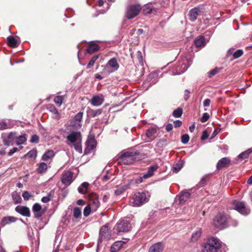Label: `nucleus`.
<instances>
[{
  "label": "nucleus",
  "mask_w": 252,
  "mask_h": 252,
  "mask_svg": "<svg viewBox=\"0 0 252 252\" xmlns=\"http://www.w3.org/2000/svg\"><path fill=\"white\" fill-rule=\"evenodd\" d=\"M226 247L218 238H209L202 245V252H226Z\"/></svg>",
  "instance_id": "nucleus-1"
},
{
  "label": "nucleus",
  "mask_w": 252,
  "mask_h": 252,
  "mask_svg": "<svg viewBox=\"0 0 252 252\" xmlns=\"http://www.w3.org/2000/svg\"><path fill=\"white\" fill-rule=\"evenodd\" d=\"M138 154V152H133L132 150L124 151L119 156V162L126 165L132 164L135 159V157Z\"/></svg>",
  "instance_id": "nucleus-2"
},
{
  "label": "nucleus",
  "mask_w": 252,
  "mask_h": 252,
  "mask_svg": "<svg viewBox=\"0 0 252 252\" xmlns=\"http://www.w3.org/2000/svg\"><path fill=\"white\" fill-rule=\"evenodd\" d=\"M230 219L221 213H219L213 220L214 225L218 228H223L230 225Z\"/></svg>",
  "instance_id": "nucleus-3"
},
{
  "label": "nucleus",
  "mask_w": 252,
  "mask_h": 252,
  "mask_svg": "<svg viewBox=\"0 0 252 252\" xmlns=\"http://www.w3.org/2000/svg\"><path fill=\"white\" fill-rule=\"evenodd\" d=\"M141 10L139 4L131 5L127 7L126 12V16L128 19H131L137 16Z\"/></svg>",
  "instance_id": "nucleus-4"
},
{
  "label": "nucleus",
  "mask_w": 252,
  "mask_h": 252,
  "mask_svg": "<svg viewBox=\"0 0 252 252\" xmlns=\"http://www.w3.org/2000/svg\"><path fill=\"white\" fill-rule=\"evenodd\" d=\"M148 198L147 197L146 193L142 192H137L135 194L132 202V206L134 207L140 206L146 202H148Z\"/></svg>",
  "instance_id": "nucleus-5"
},
{
  "label": "nucleus",
  "mask_w": 252,
  "mask_h": 252,
  "mask_svg": "<svg viewBox=\"0 0 252 252\" xmlns=\"http://www.w3.org/2000/svg\"><path fill=\"white\" fill-rule=\"evenodd\" d=\"M111 238V233L109 231L108 227L106 225L102 226L99 230V238L97 241L98 246L99 245L103 240H108Z\"/></svg>",
  "instance_id": "nucleus-6"
},
{
  "label": "nucleus",
  "mask_w": 252,
  "mask_h": 252,
  "mask_svg": "<svg viewBox=\"0 0 252 252\" xmlns=\"http://www.w3.org/2000/svg\"><path fill=\"white\" fill-rule=\"evenodd\" d=\"M117 232H126L128 231L131 228L130 222L126 220H121L116 224L115 227Z\"/></svg>",
  "instance_id": "nucleus-7"
},
{
  "label": "nucleus",
  "mask_w": 252,
  "mask_h": 252,
  "mask_svg": "<svg viewBox=\"0 0 252 252\" xmlns=\"http://www.w3.org/2000/svg\"><path fill=\"white\" fill-rule=\"evenodd\" d=\"M232 205L234 210L242 215H247L250 213V210L246 207L245 204L243 202L234 200L232 202Z\"/></svg>",
  "instance_id": "nucleus-8"
},
{
  "label": "nucleus",
  "mask_w": 252,
  "mask_h": 252,
  "mask_svg": "<svg viewBox=\"0 0 252 252\" xmlns=\"http://www.w3.org/2000/svg\"><path fill=\"white\" fill-rule=\"evenodd\" d=\"M189 67V65L183 62H179L174 67V70L172 72V75H180L185 72Z\"/></svg>",
  "instance_id": "nucleus-9"
},
{
  "label": "nucleus",
  "mask_w": 252,
  "mask_h": 252,
  "mask_svg": "<svg viewBox=\"0 0 252 252\" xmlns=\"http://www.w3.org/2000/svg\"><path fill=\"white\" fill-rule=\"evenodd\" d=\"M73 174L69 171H64L61 178L63 184L68 186L72 182Z\"/></svg>",
  "instance_id": "nucleus-10"
},
{
  "label": "nucleus",
  "mask_w": 252,
  "mask_h": 252,
  "mask_svg": "<svg viewBox=\"0 0 252 252\" xmlns=\"http://www.w3.org/2000/svg\"><path fill=\"white\" fill-rule=\"evenodd\" d=\"M104 100L103 95L102 94H99L93 96L90 102L93 106H98L103 103Z\"/></svg>",
  "instance_id": "nucleus-11"
},
{
  "label": "nucleus",
  "mask_w": 252,
  "mask_h": 252,
  "mask_svg": "<svg viewBox=\"0 0 252 252\" xmlns=\"http://www.w3.org/2000/svg\"><path fill=\"white\" fill-rule=\"evenodd\" d=\"M96 143L94 139H90L88 140L86 143V147L85 149L84 153L88 154L91 152L96 147Z\"/></svg>",
  "instance_id": "nucleus-12"
},
{
  "label": "nucleus",
  "mask_w": 252,
  "mask_h": 252,
  "mask_svg": "<svg viewBox=\"0 0 252 252\" xmlns=\"http://www.w3.org/2000/svg\"><path fill=\"white\" fill-rule=\"evenodd\" d=\"M89 198L93 209L96 210L100 205L97 195L95 193H91L89 196Z\"/></svg>",
  "instance_id": "nucleus-13"
},
{
  "label": "nucleus",
  "mask_w": 252,
  "mask_h": 252,
  "mask_svg": "<svg viewBox=\"0 0 252 252\" xmlns=\"http://www.w3.org/2000/svg\"><path fill=\"white\" fill-rule=\"evenodd\" d=\"M67 139L71 143L81 141V134L79 132H72L67 136Z\"/></svg>",
  "instance_id": "nucleus-14"
},
{
  "label": "nucleus",
  "mask_w": 252,
  "mask_h": 252,
  "mask_svg": "<svg viewBox=\"0 0 252 252\" xmlns=\"http://www.w3.org/2000/svg\"><path fill=\"white\" fill-rule=\"evenodd\" d=\"M200 13L201 11L199 8L194 7L192 8L189 12V19L191 22H194Z\"/></svg>",
  "instance_id": "nucleus-15"
},
{
  "label": "nucleus",
  "mask_w": 252,
  "mask_h": 252,
  "mask_svg": "<svg viewBox=\"0 0 252 252\" xmlns=\"http://www.w3.org/2000/svg\"><path fill=\"white\" fill-rule=\"evenodd\" d=\"M15 211L22 216L29 217L31 216L30 211L28 207L22 206H17L15 208Z\"/></svg>",
  "instance_id": "nucleus-16"
},
{
  "label": "nucleus",
  "mask_w": 252,
  "mask_h": 252,
  "mask_svg": "<svg viewBox=\"0 0 252 252\" xmlns=\"http://www.w3.org/2000/svg\"><path fill=\"white\" fill-rule=\"evenodd\" d=\"M164 245L161 242H158L152 245L149 249L148 252H162Z\"/></svg>",
  "instance_id": "nucleus-17"
},
{
  "label": "nucleus",
  "mask_w": 252,
  "mask_h": 252,
  "mask_svg": "<svg viewBox=\"0 0 252 252\" xmlns=\"http://www.w3.org/2000/svg\"><path fill=\"white\" fill-rule=\"evenodd\" d=\"M17 220V219L12 216H6L3 217L0 222V226L4 227L7 224H9L12 222H14Z\"/></svg>",
  "instance_id": "nucleus-18"
},
{
  "label": "nucleus",
  "mask_w": 252,
  "mask_h": 252,
  "mask_svg": "<svg viewBox=\"0 0 252 252\" xmlns=\"http://www.w3.org/2000/svg\"><path fill=\"white\" fill-rule=\"evenodd\" d=\"M133 181V180H129L128 181L127 184L121 187H118L115 191V194L119 195L123 193L125 190L129 188Z\"/></svg>",
  "instance_id": "nucleus-19"
},
{
  "label": "nucleus",
  "mask_w": 252,
  "mask_h": 252,
  "mask_svg": "<svg viewBox=\"0 0 252 252\" xmlns=\"http://www.w3.org/2000/svg\"><path fill=\"white\" fill-rule=\"evenodd\" d=\"M157 9L150 5H145L143 9V13L145 15H155L157 13Z\"/></svg>",
  "instance_id": "nucleus-20"
},
{
  "label": "nucleus",
  "mask_w": 252,
  "mask_h": 252,
  "mask_svg": "<svg viewBox=\"0 0 252 252\" xmlns=\"http://www.w3.org/2000/svg\"><path fill=\"white\" fill-rule=\"evenodd\" d=\"M99 50V46L94 41H91L86 51L88 53L92 54Z\"/></svg>",
  "instance_id": "nucleus-21"
},
{
  "label": "nucleus",
  "mask_w": 252,
  "mask_h": 252,
  "mask_svg": "<svg viewBox=\"0 0 252 252\" xmlns=\"http://www.w3.org/2000/svg\"><path fill=\"white\" fill-rule=\"evenodd\" d=\"M125 242L122 241H118L114 242L111 247V252H116L122 248Z\"/></svg>",
  "instance_id": "nucleus-22"
},
{
  "label": "nucleus",
  "mask_w": 252,
  "mask_h": 252,
  "mask_svg": "<svg viewBox=\"0 0 252 252\" xmlns=\"http://www.w3.org/2000/svg\"><path fill=\"white\" fill-rule=\"evenodd\" d=\"M107 64L112 68L113 71H117L119 68L118 60L116 58H113L109 60Z\"/></svg>",
  "instance_id": "nucleus-23"
},
{
  "label": "nucleus",
  "mask_w": 252,
  "mask_h": 252,
  "mask_svg": "<svg viewBox=\"0 0 252 252\" xmlns=\"http://www.w3.org/2000/svg\"><path fill=\"white\" fill-rule=\"evenodd\" d=\"M158 168V166L157 165L150 166L147 172L143 175V177H144V179H148L154 175V172L156 171Z\"/></svg>",
  "instance_id": "nucleus-24"
},
{
  "label": "nucleus",
  "mask_w": 252,
  "mask_h": 252,
  "mask_svg": "<svg viewBox=\"0 0 252 252\" xmlns=\"http://www.w3.org/2000/svg\"><path fill=\"white\" fill-rule=\"evenodd\" d=\"M230 162V160L227 158H223L219 160L217 167L218 169L227 166Z\"/></svg>",
  "instance_id": "nucleus-25"
},
{
  "label": "nucleus",
  "mask_w": 252,
  "mask_h": 252,
  "mask_svg": "<svg viewBox=\"0 0 252 252\" xmlns=\"http://www.w3.org/2000/svg\"><path fill=\"white\" fill-rule=\"evenodd\" d=\"M157 129L154 127H151L148 129L146 131V136L151 140H154L156 137L157 133Z\"/></svg>",
  "instance_id": "nucleus-26"
},
{
  "label": "nucleus",
  "mask_w": 252,
  "mask_h": 252,
  "mask_svg": "<svg viewBox=\"0 0 252 252\" xmlns=\"http://www.w3.org/2000/svg\"><path fill=\"white\" fill-rule=\"evenodd\" d=\"M48 167H49V166L46 163L42 162L38 164L36 171L39 174H43L46 172Z\"/></svg>",
  "instance_id": "nucleus-27"
},
{
  "label": "nucleus",
  "mask_w": 252,
  "mask_h": 252,
  "mask_svg": "<svg viewBox=\"0 0 252 252\" xmlns=\"http://www.w3.org/2000/svg\"><path fill=\"white\" fill-rule=\"evenodd\" d=\"M202 234V231L200 228H197L192 234L191 241L192 242H196L200 238Z\"/></svg>",
  "instance_id": "nucleus-28"
},
{
  "label": "nucleus",
  "mask_w": 252,
  "mask_h": 252,
  "mask_svg": "<svg viewBox=\"0 0 252 252\" xmlns=\"http://www.w3.org/2000/svg\"><path fill=\"white\" fill-rule=\"evenodd\" d=\"M89 184L88 182H83L78 188V192L82 194H85L88 192Z\"/></svg>",
  "instance_id": "nucleus-29"
},
{
  "label": "nucleus",
  "mask_w": 252,
  "mask_h": 252,
  "mask_svg": "<svg viewBox=\"0 0 252 252\" xmlns=\"http://www.w3.org/2000/svg\"><path fill=\"white\" fill-rule=\"evenodd\" d=\"M190 195V194L189 191H185L182 192L179 197L180 203H183L187 201L189 199Z\"/></svg>",
  "instance_id": "nucleus-30"
},
{
  "label": "nucleus",
  "mask_w": 252,
  "mask_h": 252,
  "mask_svg": "<svg viewBox=\"0 0 252 252\" xmlns=\"http://www.w3.org/2000/svg\"><path fill=\"white\" fill-rule=\"evenodd\" d=\"M47 109L50 112H51L52 113L54 118H55L56 119L60 118L61 115L60 113L53 105H49V106L47 107Z\"/></svg>",
  "instance_id": "nucleus-31"
},
{
  "label": "nucleus",
  "mask_w": 252,
  "mask_h": 252,
  "mask_svg": "<svg viewBox=\"0 0 252 252\" xmlns=\"http://www.w3.org/2000/svg\"><path fill=\"white\" fill-rule=\"evenodd\" d=\"M55 153L53 150H49L46 151L42 156V159L44 161H47L55 156Z\"/></svg>",
  "instance_id": "nucleus-32"
},
{
  "label": "nucleus",
  "mask_w": 252,
  "mask_h": 252,
  "mask_svg": "<svg viewBox=\"0 0 252 252\" xmlns=\"http://www.w3.org/2000/svg\"><path fill=\"white\" fill-rule=\"evenodd\" d=\"M251 153H252V148H250L239 154L238 156V158L240 160L246 159L248 158Z\"/></svg>",
  "instance_id": "nucleus-33"
},
{
  "label": "nucleus",
  "mask_w": 252,
  "mask_h": 252,
  "mask_svg": "<svg viewBox=\"0 0 252 252\" xmlns=\"http://www.w3.org/2000/svg\"><path fill=\"white\" fill-rule=\"evenodd\" d=\"M184 161L183 160H179L177 162L173 165V172L175 173L178 172L183 167Z\"/></svg>",
  "instance_id": "nucleus-34"
},
{
  "label": "nucleus",
  "mask_w": 252,
  "mask_h": 252,
  "mask_svg": "<svg viewBox=\"0 0 252 252\" xmlns=\"http://www.w3.org/2000/svg\"><path fill=\"white\" fill-rule=\"evenodd\" d=\"M194 43L197 47L204 46L205 45V39L203 36H199L195 38Z\"/></svg>",
  "instance_id": "nucleus-35"
},
{
  "label": "nucleus",
  "mask_w": 252,
  "mask_h": 252,
  "mask_svg": "<svg viewBox=\"0 0 252 252\" xmlns=\"http://www.w3.org/2000/svg\"><path fill=\"white\" fill-rule=\"evenodd\" d=\"M12 197L15 204L20 203L22 201L21 196L17 191H14L12 193Z\"/></svg>",
  "instance_id": "nucleus-36"
},
{
  "label": "nucleus",
  "mask_w": 252,
  "mask_h": 252,
  "mask_svg": "<svg viewBox=\"0 0 252 252\" xmlns=\"http://www.w3.org/2000/svg\"><path fill=\"white\" fill-rule=\"evenodd\" d=\"M7 40L9 46L13 48H15L17 46V41L13 36H8L7 38Z\"/></svg>",
  "instance_id": "nucleus-37"
},
{
  "label": "nucleus",
  "mask_w": 252,
  "mask_h": 252,
  "mask_svg": "<svg viewBox=\"0 0 252 252\" xmlns=\"http://www.w3.org/2000/svg\"><path fill=\"white\" fill-rule=\"evenodd\" d=\"M16 136V132H10L9 133L8 135V139L9 141H7L6 140H3L4 144L5 145H9L10 143L15 138Z\"/></svg>",
  "instance_id": "nucleus-38"
},
{
  "label": "nucleus",
  "mask_w": 252,
  "mask_h": 252,
  "mask_svg": "<svg viewBox=\"0 0 252 252\" xmlns=\"http://www.w3.org/2000/svg\"><path fill=\"white\" fill-rule=\"evenodd\" d=\"M73 215L75 219L81 218V210L79 207H75L73 210Z\"/></svg>",
  "instance_id": "nucleus-39"
},
{
  "label": "nucleus",
  "mask_w": 252,
  "mask_h": 252,
  "mask_svg": "<svg viewBox=\"0 0 252 252\" xmlns=\"http://www.w3.org/2000/svg\"><path fill=\"white\" fill-rule=\"evenodd\" d=\"M63 99H64L63 96L58 95V96H56L54 97V101L57 105H58V106H60L63 103Z\"/></svg>",
  "instance_id": "nucleus-40"
},
{
  "label": "nucleus",
  "mask_w": 252,
  "mask_h": 252,
  "mask_svg": "<svg viewBox=\"0 0 252 252\" xmlns=\"http://www.w3.org/2000/svg\"><path fill=\"white\" fill-rule=\"evenodd\" d=\"M26 140L27 138L25 135H20L16 139V144L17 145L23 144L25 142H26Z\"/></svg>",
  "instance_id": "nucleus-41"
},
{
  "label": "nucleus",
  "mask_w": 252,
  "mask_h": 252,
  "mask_svg": "<svg viewBox=\"0 0 252 252\" xmlns=\"http://www.w3.org/2000/svg\"><path fill=\"white\" fill-rule=\"evenodd\" d=\"M99 57L98 55H95L94 56L90 61L89 63L87 65V68L88 69L91 68L94 65L95 62L97 60Z\"/></svg>",
  "instance_id": "nucleus-42"
},
{
  "label": "nucleus",
  "mask_w": 252,
  "mask_h": 252,
  "mask_svg": "<svg viewBox=\"0 0 252 252\" xmlns=\"http://www.w3.org/2000/svg\"><path fill=\"white\" fill-rule=\"evenodd\" d=\"M83 112H79L74 117L73 121L76 122V124H79L82 119Z\"/></svg>",
  "instance_id": "nucleus-43"
},
{
  "label": "nucleus",
  "mask_w": 252,
  "mask_h": 252,
  "mask_svg": "<svg viewBox=\"0 0 252 252\" xmlns=\"http://www.w3.org/2000/svg\"><path fill=\"white\" fill-rule=\"evenodd\" d=\"M183 113V110L181 108H178L173 112V115L175 118L180 117Z\"/></svg>",
  "instance_id": "nucleus-44"
},
{
  "label": "nucleus",
  "mask_w": 252,
  "mask_h": 252,
  "mask_svg": "<svg viewBox=\"0 0 252 252\" xmlns=\"http://www.w3.org/2000/svg\"><path fill=\"white\" fill-rule=\"evenodd\" d=\"M102 110L101 109H98L96 110H91L90 111V115L93 117H95L97 115H99L102 113Z\"/></svg>",
  "instance_id": "nucleus-45"
},
{
  "label": "nucleus",
  "mask_w": 252,
  "mask_h": 252,
  "mask_svg": "<svg viewBox=\"0 0 252 252\" xmlns=\"http://www.w3.org/2000/svg\"><path fill=\"white\" fill-rule=\"evenodd\" d=\"M75 150L80 153H82L81 141H79L74 144Z\"/></svg>",
  "instance_id": "nucleus-46"
},
{
  "label": "nucleus",
  "mask_w": 252,
  "mask_h": 252,
  "mask_svg": "<svg viewBox=\"0 0 252 252\" xmlns=\"http://www.w3.org/2000/svg\"><path fill=\"white\" fill-rule=\"evenodd\" d=\"M243 54V51L241 49H238L235 51L233 54L234 59H238Z\"/></svg>",
  "instance_id": "nucleus-47"
},
{
  "label": "nucleus",
  "mask_w": 252,
  "mask_h": 252,
  "mask_svg": "<svg viewBox=\"0 0 252 252\" xmlns=\"http://www.w3.org/2000/svg\"><path fill=\"white\" fill-rule=\"evenodd\" d=\"M189 136L188 134H183L181 137V142L183 144H187L189 142Z\"/></svg>",
  "instance_id": "nucleus-48"
},
{
  "label": "nucleus",
  "mask_w": 252,
  "mask_h": 252,
  "mask_svg": "<svg viewBox=\"0 0 252 252\" xmlns=\"http://www.w3.org/2000/svg\"><path fill=\"white\" fill-rule=\"evenodd\" d=\"M41 206L39 204L36 203L33 205V207H32L33 212H39L41 211Z\"/></svg>",
  "instance_id": "nucleus-49"
},
{
  "label": "nucleus",
  "mask_w": 252,
  "mask_h": 252,
  "mask_svg": "<svg viewBox=\"0 0 252 252\" xmlns=\"http://www.w3.org/2000/svg\"><path fill=\"white\" fill-rule=\"evenodd\" d=\"M210 116L207 113H204L203 114V116L200 118V121L202 123H205L207 122L209 119Z\"/></svg>",
  "instance_id": "nucleus-50"
},
{
  "label": "nucleus",
  "mask_w": 252,
  "mask_h": 252,
  "mask_svg": "<svg viewBox=\"0 0 252 252\" xmlns=\"http://www.w3.org/2000/svg\"><path fill=\"white\" fill-rule=\"evenodd\" d=\"M52 196V192H50L47 196H44L42 198L41 201L43 203H47L51 200V197Z\"/></svg>",
  "instance_id": "nucleus-51"
},
{
  "label": "nucleus",
  "mask_w": 252,
  "mask_h": 252,
  "mask_svg": "<svg viewBox=\"0 0 252 252\" xmlns=\"http://www.w3.org/2000/svg\"><path fill=\"white\" fill-rule=\"evenodd\" d=\"M39 136L36 134L32 136L30 141L31 143H37L39 142Z\"/></svg>",
  "instance_id": "nucleus-52"
},
{
  "label": "nucleus",
  "mask_w": 252,
  "mask_h": 252,
  "mask_svg": "<svg viewBox=\"0 0 252 252\" xmlns=\"http://www.w3.org/2000/svg\"><path fill=\"white\" fill-rule=\"evenodd\" d=\"M22 196L25 200H28L30 199V198L31 197V194L28 191H25L23 194Z\"/></svg>",
  "instance_id": "nucleus-53"
},
{
  "label": "nucleus",
  "mask_w": 252,
  "mask_h": 252,
  "mask_svg": "<svg viewBox=\"0 0 252 252\" xmlns=\"http://www.w3.org/2000/svg\"><path fill=\"white\" fill-rule=\"evenodd\" d=\"M27 155L30 158H36L37 156L36 151L35 150H31L28 153Z\"/></svg>",
  "instance_id": "nucleus-54"
},
{
  "label": "nucleus",
  "mask_w": 252,
  "mask_h": 252,
  "mask_svg": "<svg viewBox=\"0 0 252 252\" xmlns=\"http://www.w3.org/2000/svg\"><path fill=\"white\" fill-rule=\"evenodd\" d=\"M90 213H91L90 207H88V206H86L84 209V211H83L84 216L85 217H88L90 214Z\"/></svg>",
  "instance_id": "nucleus-55"
},
{
  "label": "nucleus",
  "mask_w": 252,
  "mask_h": 252,
  "mask_svg": "<svg viewBox=\"0 0 252 252\" xmlns=\"http://www.w3.org/2000/svg\"><path fill=\"white\" fill-rule=\"evenodd\" d=\"M143 179H144L143 176L139 177V178L137 179L133 178L132 179L133 180V181L132 182V183L134 182L137 184H140L143 182Z\"/></svg>",
  "instance_id": "nucleus-56"
},
{
  "label": "nucleus",
  "mask_w": 252,
  "mask_h": 252,
  "mask_svg": "<svg viewBox=\"0 0 252 252\" xmlns=\"http://www.w3.org/2000/svg\"><path fill=\"white\" fill-rule=\"evenodd\" d=\"M7 125L4 121L0 122V129L3 130L7 128Z\"/></svg>",
  "instance_id": "nucleus-57"
},
{
  "label": "nucleus",
  "mask_w": 252,
  "mask_h": 252,
  "mask_svg": "<svg viewBox=\"0 0 252 252\" xmlns=\"http://www.w3.org/2000/svg\"><path fill=\"white\" fill-rule=\"evenodd\" d=\"M190 91L188 90H186L184 92V99L185 100H187L189 97V94H190Z\"/></svg>",
  "instance_id": "nucleus-58"
},
{
  "label": "nucleus",
  "mask_w": 252,
  "mask_h": 252,
  "mask_svg": "<svg viewBox=\"0 0 252 252\" xmlns=\"http://www.w3.org/2000/svg\"><path fill=\"white\" fill-rule=\"evenodd\" d=\"M211 100L209 98L205 99L203 101V106L204 107H208L210 106Z\"/></svg>",
  "instance_id": "nucleus-59"
},
{
  "label": "nucleus",
  "mask_w": 252,
  "mask_h": 252,
  "mask_svg": "<svg viewBox=\"0 0 252 252\" xmlns=\"http://www.w3.org/2000/svg\"><path fill=\"white\" fill-rule=\"evenodd\" d=\"M173 124L175 127H178L182 125V122L180 120H176Z\"/></svg>",
  "instance_id": "nucleus-60"
},
{
  "label": "nucleus",
  "mask_w": 252,
  "mask_h": 252,
  "mask_svg": "<svg viewBox=\"0 0 252 252\" xmlns=\"http://www.w3.org/2000/svg\"><path fill=\"white\" fill-rule=\"evenodd\" d=\"M219 71L217 69H213L209 72V77H211L212 76L216 74Z\"/></svg>",
  "instance_id": "nucleus-61"
},
{
  "label": "nucleus",
  "mask_w": 252,
  "mask_h": 252,
  "mask_svg": "<svg viewBox=\"0 0 252 252\" xmlns=\"http://www.w3.org/2000/svg\"><path fill=\"white\" fill-rule=\"evenodd\" d=\"M34 217L39 219L42 216V213L41 211L33 212Z\"/></svg>",
  "instance_id": "nucleus-62"
},
{
  "label": "nucleus",
  "mask_w": 252,
  "mask_h": 252,
  "mask_svg": "<svg viewBox=\"0 0 252 252\" xmlns=\"http://www.w3.org/2000/svg\"><path fill=\"white\" fill-rule=\"evenodd\" d=\"M208 135L207 134V132H206V131L205 130L203 132V134L201 137V139L202 140H204L208 138Z\"/></svg>",
  "instance_id": "nucleus-63"
},
{
  "label": "nucleus",
  "mask_w": 252,
  "mask_h": 252,
  "mask_svg": "<svg viewBox=\"0 0 252 252\" xmlns=\"http://www.w3.org/2000/svg\"><path fill=\"white\" fill-rule=\"evenodd\" d=\"M18 149L16 147L13 148L12 149L10 150V151L8 152V155L9 156H12L13 154H14L17 151Z\"/></svg>",
  "instance_id": "nucleus-64"
}]
</instances>
